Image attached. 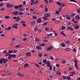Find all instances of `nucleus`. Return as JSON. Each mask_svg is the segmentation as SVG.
Listing matches in <instances>:
<instances>
[{
	"label": "nucleus",
	"mask_w": 80,
	"mask_h": 80,
	"mask_svg": "<svg viewBox=\"0 0 80 80\" xmlns=\"http://www.w3.org/2000/svg\"><path fill=\"white\" fill-rule=\"evenodd\" d=\"M53 49V47L52 46H50L47 49V51H50V50H52Z\"/></svg>",
	"instance_id": "3"
},
{
	"label": "nucleus",
	"mask_w": 80,
	"mask_h": 80,
	"mask_svg": "<svg viewBox=\"0 0 80 80\" xmlns=\"http://www.w3.org/2000/svg\"><path fill=\"white\" fill-rule=\"evenodd\" d=\"M4 60V58H2L0 59V63H2L3 62V60Z\"/></svg>",
	"instance_id": "14"
},
{
	"label": "nucleus",
	"mask_w": 80,
	"mask_h": 80,
	"mask_svg": "<svg viewBox=\"0 0 80 80\" xmlns=\"http://www.w3.org/2000/svg\"><path fill=\"white\" fill-rule=\"evenodd\" d=\"M35 40L36 42H39V39L38 38H36Z\"/></svg>",
	"instance_id": "32"
},
{
	"label": "nucleus",
	"mask_w": 80,
	"mask_h": 80,
	"mask_svg": "<svg viewBox=\"0 0 80 80\" xmlns=\"http://www.w3.org/2000/svg\"><path fill=\"white\" fill-rule=\"evenodd\" d=\"M40 45H41V46H45V43H42L41 44H40Z\"/></svg>",
	"instance_id": "40"
},
{
	"label": "nucleus",
	"mask_w": 80,
	"mask_h": 80,
	"mask_svg": "<svg viewBox=\"0 0 80 80\" xmlns=\"http://www.w3.org/2000/svg\"><path fill=\"white\" fill-rule=\"evenodd\" d=\"M26 55L28 57L31 56V53L30 52H28L26 53Z\"/></svg>",
	"instance_id": "9"
},
{
	"label": "nucleus",
	"mask_w": 80,
	"mask_h": 80,
	"mask_svg": "<svg viewBox=\"0 0 80 80\" xmlns=\"http://www.w3.org/2000/svg\"><path fill=\"white\" fill-rule=\"evenodd\" d=\"M52 21H55L56 20V19L54 18H53L52 19Z\"/></svg>",
	"instance_id": "57"
},
{
	"label": "nucleus",
	"mask_w": 80,
	"mask_h": 80,
	"mask_svg": "<svg viewBox=\"0 0 80 80\" xmlns=\"http://www.w3.org/2000/svg\"><path fill=\"white\" fill-rule=\"evenodd\" d=\"M32 18L34 19H37V17L35 16V15H33L32 16Z\"/></svg>",
	"instance_id": "42"
},
{
	"label": "nucleus",
	"mask_w": 80,
	"mask_h": 80,
	"mask_svg": "<svg viewBox=\"0 0 80 80\" xmlns=\"http://www.w3.org/2000/svg\"><path fill=\"white\" fill-rule=\"evenodd\" d=\"M44 42H48V40L46 39H44L43 40Z\"/></svg>",
	"instance_id": "55"
},
{
	"label": "nucleus",
	"mask_w": 80,
	"mask_h": 80,
	"mask_svg": "<svg viewBox=\"0 0 80 80\" xmlns=\"http://www.w3.org/2000/svg\"><path fill=\"white\" fill-rule=\"evenodd\" d=\"M3 3H0V7H3Z\"/></svg>",
	"instance_id": "61"
},
{
	"label": "nucleus",
	"mask_w": 80,
	"mask_h": 80,
	"mask_svg": "<svg viewBox=\"0 0 80 80\" xmlns=\"http://www.w3.org/2000/svg\"><path fill=\"white\" fill-rule=\"evenodd\" d=\"M47 36H48L49 37H52V33H50L49 34H47L46 35Z\"/></svg>",
	"instance_id": "26"
},
{
	"label": "nucleus",
	"mask_w": 80,
	"mask_h": 80,
	"mask_svg": "<svg viewBox=\"0 0 80 80\" xmlns=\"http://www.w3.org/2000/svg\"><path fill=\"white\" fill-rule=\"evenodd\" d=\"M55 23L56 24H58L60 23V22L58 21L57 20L55 21Z\"/></svg>",
	"instance_id": "29"
},
{
	"label": "nucleus",
	"mask_w": 80,
	"mask_h": 80,
	"mask_svg": "<svg viewBox=\"0 0 80 80\" xmlns=\"http://www.w3.org/2000/svg\"><path fill=\"white\" fill-rule=\"evenodd\" d=\"M74 66L76 67V68L78 69V70L79 69L78 68V66H77V63L75 62Z\"/></svg>",
	"instance_id": "12"
},
{
	"label": "nucleus",
	"mask_w": 80,
	"mask_h": 80,
	"mask_svg": "<svg viewBox=\"0 0 80 80\" xmlns=\"http://www.w3.org/2000/svg\"><path fill=\"white\" fill-rule=\"evenodd\" d=\"M12 57V55H9L8 57V59H10V58H11Z\"/></svg>",
	"instance_id": "23"
},
{
	"label": "nucleus",
	"mask_w": 80,
	"mask_h": 80,
	"mask_svg": "<svg viewBox=\"0 0 80 80\" xmlns=\"http://www.w3.org/2000/svg\"><path fill=\"white\" fill-rule=\"evenodd\" d=\"M12 13L13 15H18V12H12Z\"/></svg>",
	"instance_id": "5"
},
{
	"label": "nucleus",
	"mask_w": 80,
	"mask_h": 80,
	"mask_svg": "<svg viewBox=\"0 0 80 80\" xmlns=\"http://www.w3.org/2000/svg\"><path fill=\"white\" fill-rule=\"evenodd\" d=\"M29 67V64L28 63H26L24 65V68H26L27 67Z\"/></svg>",
	"instance_id": "4"
},
{
	"label": "nucleus",
	"mask_w": 80,
	"mask_h": 80,
	"mask_svg": "<svg viewBox=\"0 0 80 80\" xmlns=\"http://www.w3.org/2000/svg\"><path fill=\"white\" fill-rule=\"evenodd\" d=\"M70 73H71V74H72V75H75V73L74 72H70Z\"/></svg>",
	"instance_id": "50"
},
{
	"label": "nucleus",
	"mask_w": 80,
	"mask_h": 80,
	"mask_svg": "<svg viewBox=\"0 0 80 80\" xmlns=\"http://www.w3.org/2000/svg\"><path fill=\"white\" fill-rule=\"evenodd\" d=\"M65 51H67V52H68L69 51H70V49L69 48H67L65 49Z\"/></svg>",
	"instance_id": "20"
},
{
	"label": "nucleus",
	"mask_w": 80,
	"mask_h": 80,
	"mask_svg": "<svg viewBox=\"0 0 80 80\" xmlns=\"http://www.w3.org/2000/svg\"><path fill=\"white\" fill-rule=\"evenodd\" d=\"M43 30L42 29H39V30H38V32H39V33H41V32H42V31Z\"/></svg>",
	"instance_id": "46"
},
{
	"label": "nucleus",
	"mask_w": 80,
	"mask_h": 80,
	"mask_svg": "<svg viewBox=\"0 0 80 80\" xmlns=\"http://www.w3.org/2000/svg\"><path fill=\"white\" fill-rule=\"evenodd\" d=\"M17 26H18V24L17 23H15L13 25L12 27H16Z\"/></svg>",
	"instance_id": "39"
},
{
	"label": "nucleus",
	"mask_w": 80,
	"mask_h": 80,
	"mask_svg": "<svg viewBox=\"0 0 80 80\" xmlns=\"http://www.w3.org/2000/svg\"><path fill=\"white\" fill-rule=\"evenodd\" d=\"M36 49H37L38 50H42V47L41 46H37L36 47Z\"/></svg>",
	"instance_id": "2"
},
{
	"label": "nucleus",
	"mask_w": 80,
	"mask_h": 80,
	"mask_svg": "<svg viewBox=\"0 0 80 80\" xmlns=\"http://www.w3.org/2000/svg\"><path fill=\"white\" fill-rule=\"evenodd\" d=\"M75 19H76V20H78L80 19V16H78V15L76 16L75 17Z\"/></svg>",
	"instance_id": "10"
},
{
	"label": "nucleus",
	"mask_w": 80,
	"mask_h": 80,
	"mask_svg": "<svg viewBox=\"0 0 80 80\" xmlns=\"http://www.w3.org/2000/svg\"><path fill=\"white\" fill-rule=\"evenodd\" d=\"M8 60L7 59H4V60H3V63H6L7 61H8Z\"/></svg>",
	"instance_id": "16"
},
{
	"label": "nucleus",
	"mask_w": 80,
	"mask_h": 80,
	"mask_svg": "<svg viewBox=\"0 0 80 80\" xmlns=\"http://www.w3.org/2000/svg\"><path fill=\"white\" fill-rule=\"evenodd\" d=\"M31 25H33L34 24H35V23L34 22H31Z\"/></svg>",
	"instance_id": "41"
},
{
	"label": "nucleus",
	"mask_w": 80,
	"mask_h": 80,
	"mask_svg": "<svg viewBox=\"0 0 80 80\" xmlns=\"http://www.w3.org/2000/svg\"><path fill=\"white\" fill-rule=\"evenodd\" d=\"M64 33V32H63V31H62L61 32V33H60V34L61 35H62Z\"/></svg>",
	"instance_id": "64"
},
{
	"label": "nucleus",
	"mask_w": 80,
	"mask_h": 80,
	"mask_svg": "<svg viewBox=\"0 0 80 80\" xmlns=\"http://www.w3.org/2000/svg\"><path fill=\"white\" fill-rule=\"evenodd\" d=\"M18 8H21V7H23V5H19L18 6Z\"/></svg>",
	"instance_id": "56"
},
{
	"label": "nucleus",
	"mask_w": 80,
	"mask_h": 80,
	"mask_svg": "<svg viewBox=\"0 0 80 80\" xmlns=\"http://www.w3.org/2000/svg\"><path fill=\"white\" fill-rule=\"evenodd\" d=\"M70 2H75V3H77V1L74 0H71L70 1Z\"/></svg>",
	"instance_id": "49"
},
{
	"label": "nucleus",
	"mask_w": 80,
	"mask_h": 80,
	"mask_svg": "<svg viewBox=\"0 0 80 80\" xmlns=\"http://www.w3.org/2000/svg\"><path fill=\"white\" fill-rule=\"evenodd\" d=\"M19 15H23V13H22V12H20L18 13Z\"/></svg>",
	"instance_id": "60"
},
{
	"label": "nucleus",
	"mask_w": 80,
	"mask_h": 80,
	"mask_svg": "<svg viewBox=\"0 0 80 80\" xmlns=\"http://www.w3.org/2000/svg\"><path fill=\"white\" fill-rule=\"evenodd\" d=\"M19 12H22V11H23V9H22V8H20L19 9Z\"/></svg>",
	"instance_id": "33"
},
{
	"label": "nucleus",
	"mask_w": 80,
	"mask_h": 80,
	"mask_svg": "<svg viewBox=\"0 0 80 80\" xmlns=\"http://www.w3.org/2000/svg\"><path fill=\"white\" fill-rule=\"evenodd\" d=\"M6 6L7 8H12L13 7V5L12 4H10V3H7L6 4Z\"/></svg>",
	"instance_id": "1"
},
{
	"label": "nucleus",
	"mask_w": 80,
	"mask_h": 80,
	"mask_svg": "<svg viewBox=\"0 0 80 80\" xmlns=\"http://www.w3.org/2000/svg\"><path fill=\"white\" fill-rule=\"evenodd\" d=\"M12 52H13V50L12 49H11L8 51L9 53H12Z\"/></svg>",
	"instance_id": "35"
},
{
	"label": "nucleus",
	"mask_w": 80,
	"mask_h": 80,
	"mask_svg": "<svg viewBox=\"0 0 80 80\" xmlns=\"http://www.w3.org/2000/svg\"><path fill=\"white\" fill-rule=\"evenodd\" d=\"M38 3V1L36 0V1L33 4H34V5H36L37 4V3Z\"/></svg>",
	"instance_id": "19"
},
{
	"label": "nucleus",
	"mask_w": 80,
	"mask_h": 80,
	"mask_svg": "<svg viewBox=\"0 0 80 80\" xmlns=\"http://www.w3.org/2000/svg\"><path fill=\"white\" fill-rule=\"evenodd\" d=\"M78 23V21H74V23Z\"/></svg>",
	"instance_id": "63"
},
{
	"label": "nucleus",
	"mask_w": 80,
	"mask_h": 80,
	"mask_svg": "<svg viewBox=\"0 0 80 80\" xmlns=\"http://www.w3.org/2000/svg\"><path fill=\"white\" fill-rule=\"evenodd\" d=\"M7 50H4L3 52V53H4V54H5V53H7Z\"/></svg>",
	"instance_id": "54"
},
{
	"label": "nucleus",
	"mask_w": 80,
	"mask_h": 80,
	"mask_svg": "<svg viewBox=\"0 0 80 80\" xmlns=\"http://www.w3.org/2000/svg\"><path fill=\"white\" fill-rule=\"evenodd\" d=\"M61 46L62 47H65V43H61Z\"/></svg>",
	"instance_id": "17"
},
{
	"label": "nucleus",
	"mask_w": 80,
	"mask_h": 80,
	"mask_svg": "<svg viewBox=\"0 0 80 80\" xmlns=\"http://www.w3.org/2000/svg\"><path fill=\"white\" fill-rule=\"evenodd\" d=\"M43 62L45 63H47V60L45 59H44L43 60Z\"/></svg>",
	"instance_id": "53"
},
{
	"label": "nucleus",
	"mask_w": 80,
	"mask_h": 80,
	"mask_svg": "<svg viewBox=\"0 0 80 80\" xmlns=\"http://www.w3.org/2000/svg\"><path fill=\"white\" fill-rule=\"evenodd\" d=\"M49 67V70L51 71L52 70V66H50Z\"/></svg>",
	"instance_id": "37"
},
{
	"label": "nucleus",
	"mask_w": 80,
	"mask_h": 80,
	"mask_svg": "<svg viewBox=\"0 0 80 80\" xmlns=\"http://www.w3.org/2000/svg\"><path fill=\"white\" fill-rule=\"evenodd\" d=\"M35 65H36V66L38 67H40V66H39V65H38V64L37 63H35Z\"/></svg>",
	"instance_id": "45"
},
{
	"label": "nucleus",
	"mask_w": 80,
	"mask_h": 80,
	"mask_svg": "<svg viewBox=\"0 0 80 80\" xmlns=\"http://www.w3.org/2000/svg\"><path fill=\"white\" fill-rule=\"evenodd\" d=\"M75 13H73L71 15V17H72V16H75Z\"/></svg>",
	"instance_id": "43"
},
{
	"label": "nucleus",
	"mask_w": 80,
	"mask_h": 80,
	"mask_svg": "<svg viewBox=\"0 0 80 80\" xmlns=\"http://www.w3.org/2000/svg\"><path fill=\"white\" fill-rule=\"evenodd\" d=\"M28 38H24L23 39V41H27V40Z\"/></svg>",
	"instance_id": "59"
},
{
	"label": "nucleus",
	"mask_w": 80,
	"mask_h": 80,
	"mask_svg": "<svg viewBox=\"0 0 80 80\" xmlns=\"http://www.w3.org/2000/svg\"><path fill=\"white\" fill-rule=\"evenodd\" d=\"M46 63L47 64V66L48 67L51 66L50 62H47Z\"/></svg>",
	"instance_id": "11"
},
{
	"label": "nucleus",
	"mask_w": 80,
	"mask_h": 80,
	"mask_svg": "<svg viewBox=\"0 0 80 80\" xmlns=\"http://www.w3.org/2000/svg\"><path fill=\"white\" fill-rule=\"evenodd\" d=\"M38 56L39 57H42V53H39L38 54Z\"/></svg>",
	"instance_id": "25"
},
{
	"label": "nucleus",
	"mask_w": 80,
	"mask_h": 80,
	"mask_svg": "<svg viewBox=\"0 0 80 80\" xmlns=\"http://www.w3.org/2000/svg\"><path fill=\"white\" fill-rule=\"evenodd\" d=\"M18 75L19 77H24V75L23 74H21L20 72L18 73Z\"/></svg>",
	"instance_id": "7"
},
{
	"label": "nucleus",
	"mask_w": 80,
	"mask_h": 80,
	"mask_svg": "<svg viewBox=\"0 0 80 80\" xmlns=\"http://www.w3.org/2000/svg\"><path fill=\"white\" fill-rule=\"evenodd\" d=\"M20 20V18L19 17H18L16 19V22H18Z\"/></svg>",
	"instance_id": "13"
},
{
	"label": "nucleus",
	"mask_w": 80,
	"mask_h": 80,
	"mask_svg": "<svg viewBox=\"0 0 80 80\" xmlns=\"http://www.w3.org/2000/svg\"><path fill=\"white\" fill-rule=\"evenodd\" d=\"M47 25V22H46L42 24V25L43 26H46Z\"/></svg>",
	"instance_id": "31"
},
{
	"label": "nucleus",
	"mask_w": 80,
	"mask_h": 80,
	"mask_svg": "<svg viewBox=\"0 0 80 80\" xmlns=\"http://www.w3.org/2000/svg\"><path fill=\"white\" fill-rule=\"evenodd\" d=\"M18 52V51L17 50H14L12 52V53H16V52Z\"/></svg>",
	"instance_id": "38"
},
{
	"label": "nucleus",
	"mask_w": 80,
	"mask_h": 80,
	"mask_svg": "<svg viewBox=\"0 0 80 80\" xmlns=\"http://www.w3.org/2000/svg\"><path fill=\"white\" fill-rule=\"evenodd\" d=\"M65 43H66V44H68V43H70V42L69 40H67L65 41Z\"/></svg>",
	"instance_id": "27"
},
{
	"label": "nucleus",
	"mask_w": 80,
	"mask_h": 80,
	"mask_svg": "<svg viewBox=\"0 0 80 80\" xmlns=\"http://www.w3.org/2000/svg\"><path fill=\"white\" fill-rule=\"evenodd\" d=\"M56 74H57V75H60V76L61 75V73H60V72L59 71H57V72H56Z\"/></svg>",
	"instance_id": "21"
},
{
	"label": "nucleus",
	"mask_w": 80,
	"mask_h": 80,
	"mask_svg": "<svg viewBox=\"0 0 80 80\" xmlns=\"http://www.w3.org/2000/svg\"><path fill=\"white\" fill-rule=\"evenodd\" d=\"M79 28V26H76L75 27V28L76 29H78Z\"/></svg>",
	"instance_id": "30"
},
{
	"label": "nucleus",
	"mask_w": 80,
	"mask_h": 80,
	"mask_svg": "<svg viewBox=\"0 0 80 80\" xmlns=\"http://www.w3.org/2000/svg\"><path fill=\"white\" fill-rule=\"evenodd\" d=\"M55 60H56V61H57V62H58V61H60V58H58L55 59Z\"/></svg>",
	"instance_id": "36"
},
{
	"label": "nucleus",
	"mask_w": 80,
	"mask_h": 80,
	"mask_svg": "<svg viewBox=\"0 0 80 80\" xmlns=\"http://www.w3.org/2000/svg\"><path fill=\"white\" fill-rule=\"evenodd\" d=\"M62 78H63V79H67V77L63 76Z\"/></svg>",
	"instance_id": "44"
},
{
	"label": "nucleus",
	"mask_w": 80,
	"mask_h": 80,
	"mask_svg": "<svg viewBox=\"0 0 80 80\" xmlns=\"http://www.w3.org/2000/svg\"><path fill=\"white\" fill-rule=\"evenodd\" d=\"M66 79L68 80H72V79H71V78H70V77H68V76H67Z\"/></svg>",
	"instance_id": "28"
},
{
	"label": "nucleus",
	"mask_w": 80,
	"mask_h": 80,
	"mask_svg": "<svg viewBox=\"0 0 80 80\" xmlns=\"http://www.w3.org/2000/svg\"><path fill=\"white\" fill-rule=\"evenodd\" d=\"M14 8L16 9H18V8H19L18 6H14Z\"/></svg>",
	"instance_id": "52"
},
{
	"label": "nucleus",
	"mask_w": 80,
	"mask_h": 80,
	"mask_svg": "<svg viewBox=\"0 0 80 80\" xmlns=\"http://www.w3.org/2000/svg\"><path fill=\"white\" fill-rule=\"evenodd\" d=\"M5 18H6V19H8V18H10V16H6L4 17Z\"/></svg>",
	"instance_id": "22"
},
{
	"label": "nucleus",
	"mask_w": 80,
	"mask_h": 80,
	"mask_svg": "<svg viewBox=\"0 0 80 80\" xmlns=\"http://www.w3.org/2000/svg\"><path fill=\"white\" fill-rule=\"evenodd\" d=\"M66 28V27L65 26H62V28L59 29V30H63Z\"/></svg>",
	"instance_id": "8"
},
{
	"label": "nucleus",
	"mask_w": 80,
	"mask_h": 80,
	"mask_svg": "<svg viewBox=\"0 0 80 80\" xmlns=\"http://www.w3.org/2000/svg\"><path fill=\"white\" fill-rule=\"evenodd\" d=\"M44 16L45 17H50V14H49L46 13L44 14Z\"/></svg>",
	"instance_id": "6"
},
{
	"label": "nucleus",
	"mask_w": 80,
	"mask_h": 80,
	"mask_svg": "<svg viewBox=\"0 0 80 80\" xmlns=\"http://www.w3.org/2000/svg\"><path fill=\"white\" fill-rule=\"evenodd\" d=\"M50 59L51 60H54V58L53 57V56H51V57H50Z\"/></svg>",
	"instance_id": "34"
},
{
	"label": "nucleus",
	"mask_w": 80,
	"mask_h": 80,
	"mask_svg": "<svg viewBox=\"0 0 80 80\" xmlns=\"http://www.w3.org/2000/svg\"><path fill=\"white\" fill-rule=\"evenodd\" d=\"M57 4L58 5H59V6H61L62 3L60 2H57Z\"/></svg>",
	"instance_id": "24"
},
{
	"label": "nucleus",
	"mask_w": 80,
	"mask_h": 80,
	"mask_svg": "<svg viewBox=\"0 0 80 80\" xmlns=\"http://www.w3.org/2000/svg\"><path fill=\"white\" fill-rule=\"evenodd\" d=\"M59 12L57 11H56L55 14H59Z\"/></svg>",
	"instance_id": "62"
},
{
	"label": "nucleus",
	"mask_w": 80,
	"mask_h": 80,
	"mask_svg": "<svg viewBox=\"0 0 80 80\" xmlns=\"http://www.w3.org/2000/svg\"><path fill=\"white\" fill-rule=\"evenodd\" d=\"M28 36V34H25L23 35V37H27Z\"/></svg>",
	"instance_id": "48"
},
{
	"label": "nucleus",
	"mask_w": 80,
	"mask_h": 80,
	"mask_svg": "<svg viewBox=\"0 0 80 80\" xmlns=\"http://www.w3.org/2000/svg\"><path fill=\"white\" fill-rule=\"evenodd\" d=\"M40 73L41 74H43V69H42L40 71Z\"/></svg>",
	"instance_id": "18"
},
{
	"label": "nucleus",
	"mask_w": 80,
	"mask_h": 80,
	"mask_svg": "<svg viewBox=\"0 0 80 80\" xmlns=\"http://www.w3.org/2000/svg\"><path fill=\"white\" fill-rule=\"evenodd\" d=\"M77 11L78 13H80V8L77 9Z\"/></svg>",
	"instance_id": "51"
},
{
	"label": "nucleus",
	"mask_w": 80,
	"mask_h": 80,
	"mask_svg": "<svg viewBox=\"0 0 80 80\" xmlns=\"http://www.w3.org/2000/svg\"><path fill=\"white\" fill-rule=\"evenodd\" d=\"M72 70H73V68H68V70L69 71H72Z\"/></svg>",
	"instance_id": "47"
},
{
	"label": "nucleus",
	"mask_w": 80,
	"mask_h": 80,
	"mask_svg": "<svg viewBox=\"0 0 80 80\" xmlns=\"http://www.w3.org/2000/svg\"><path fill=\"white\" fill-rule=\"evenodd\" d=\"M65 62H66V61H65V60H63L62 61V63H65Z\"/></svg>",
	"instance_id": "58"
},
{
	"label": "nucleus",
	"mask_w": 80,
	"mask_h": 80,
	"mask_svg": "<svg viewBox=\"0 0 80 80\" xmlns=\"http://www.w3.org/2000/svg\"><path fill=\"white\" fill-rule=\"evenodd\" d=\"M65 17H66V19H68V20H70V18H71L70 17H69V16H68V15L65 16Z\"/></svg>",
	"instance_id": "15"
}]
</instances>
